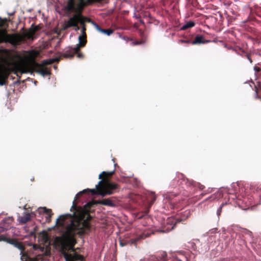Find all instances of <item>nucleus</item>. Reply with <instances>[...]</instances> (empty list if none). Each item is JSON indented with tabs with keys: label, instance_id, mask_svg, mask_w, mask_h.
I'll return each instance as SVG.
<instances>
[{
	"label": "nucleus",
	"instance_id": "obj_1",
	"mask_svg": "<svg viewBox=\"0 0 261 261\" xmlns=\"http://www.w3.org/2000/svg\"><path fill=\"white\" fill-rule=\"evenodd\" d=\"M100 204L104 205H114L110 199L96 201L93 200L88 202L84 209L77 207L74 201L71 208L72 214H66V219L71 218L70 224L66 225V261H83V256L75 251L74 246L76 243V234L83 236L88 234L91 230L89 221L92 217L89 214L90 209L94 205Z\"/></svg>",
	"mask_w": 261,
	"mask_h": 261
},
{
	"label": "nucleus",
	"instance_id": "obj_2",
	"mask_svg": "<svg viewBox=\"0 0 261 261\" xmlns=\"http://www.w3.org/2000/svg\"><path fill=\"white\" fill-rule=\"evenodd\" d=\"M15 51L6 48L0 49V57L7 65L12 66L11 70L18 76L17 72L21 74L35 72L45 76L50 74L48 66L51 65L54 61L51 59L44 60L41 64L33 61L30 65L20 57H15Z\"/></svg>",
	"mask_w": 261,
	"mask_h": 261
},
{
	"label": "nucleus",
	"instance_id": "obj_28",
	"mask_svg": "<svg viewBox=\"0 0 261 261\" xmlns=\"http://www.w3.org/2000/svg\"><path fill=\"white\" fill-rule=\"evenodd\" d=\"M223 205H224V204H222L221 205V206H220L219 207V208L218 209L217 213V215H218V216L220 215L221 213V212H222V207H223Z\"/></svg>",
	"mask_w": 261,
	"mask_h": 261
},
{
	"label": "nucleus",
	"instance_id": "obj_22",
	"mask_svg": "<svg viewBox=\"0 0 261 261\" xmlns=\"http://www.w3.org/2000/svg\"><path fill=\"white\" fill-rule=\"evenodd\" d=\"M241 56H243V57H246L249 60L251 64L252 63V60L251 58L250 53H245L244 51H242V54H241Z\"/></svg>",
	"mask_w": 261,
	"mask_h": 261
},
{
	"label": "nucleus",
	"instance_id": "obj_20",
	"mask_svg": "<svg viewBox=\"0 0 261 261\" xmlns=\"http://www.w3.org/2000/svg\"><path fill=\"white\" fill-rule=\"evenodd\" d=\"M177 195L174 194L173 193H169L166 195V198L168 199L170 202L173 204H174L176 201L173 200V198L176 197Z\"/></svg>",
	"mask_w": 261,
	"mask_h": 261
},
{
	"label": "nucleus",
	"instance_id": "obj_23",
	"mask_svg": "<svg viewBox=\"0 0 261 261\" xmlns=\"http://www.w3.org/2000/svg\"><path fill=\"white\" fill-rule=\"evenodd\" d=\"M95 29H96L97 31H98V32H100V33H102L103 34H105V31H106V29H103L102 28H101L100 27L99 25H98L96 23H95L94 24Z\"/></svg>",
	"mask_w": 261,
	"mask_h": 261
},
{
	"label": "nucleus",
	"instance_id": "obj_26",
	"mask_svg": "<svg viewBox=\"0 0 261 261\" xmlns=\"http://www.w3.org/2000/svg\"><path fill=\"white\" fill-rule=\"evenodd\" d=\"M149 210H147L143 213H141V214H138V218L140 219L143 218L144 216L147 215L148 213Z\"/></svg>",
	"mask_w": 261,
	"mask_h": 261
},
{
	"label": "nucleus",
	"instance_id": "obj_16",
	"mask_svg": "<svg viewBox=\"0 0 261 261\" xmlns=\"http://www.w3.org/2000/svg\"><path fill=\"white\" fill-rule=\"evenodd\" d=\"M31 215H34L33 213L31 214L29 213H24L22 216H19L18 220L20 224H25L31 220ZM35 216L36 215L34 214Z\"/></svg>",
	"mask_w": 261,
	"mask_h": 261
},
{
	"label": "nucleus",
	"instance_id": "obj_36",
	"mask_svg": "<svg viewBox=\"0 0 261 261\" xmlns=\"http://www.w3.org/2000/svg\"><path fill=\"white\" fill-rule=\"evenodd\" d=\"M259 98L261 99V96L258 97Z\"/></svg>",
	"mask_w": 261,
	"mask_h": 261
},
{
	"label": "nucleus",
	"instance_id": "obj_25",
	"mask_svg": "<svg viewBox=\"0 0 261 261\" xmlns=\"http://www.w3.org/2000/svg\"><path fill=\"white\" fill-rule=\"evenodd\" d=\"M218 194H219V195H220V194H218H218L215 193L214 194L211 195L209 198L206 199V200H208V199H210L211 200H213L216 199L218 197V196H217Z\"/></svg>",
	"mask_w": 261,
	"mask_h": 261
},
{
	"label": "nucleus",
	"instance_id": "obj_8",
	"mask_svg": "<svg viewBox=\"0 0 261 261\" xmlns=\"http://www.w3.org/2000/svg\"><path fill=\"white\" fill-rule=\"evenodd\" d=\"M174 182H179V184H182L184 182L185 183L188 187L192 186L193 187H196L200 190H203L205 188V186L200 182H197L193 180H189L187 178H185L184 174L181 173L178 174L177 177L174 179Z\"/></svg>",
	"mask_w": 261,
	"mask_h": 261
},
{
	"label": "nucleus",
	"instance_id": "obj_24",
	"mask_svg": "<svg viewBox=\"0 0 261 261\" xmlns=\"http://www.w3.org/2000/svg\"><path fill=\"white\" fill-rule=\"evenodd\" d=\"M65 30V21L64 22H63L62 23V24H61V29L59 33H58L57 32V33L58 34H61L62 33H63L64 31Z\"/></svg>",
	"mask_w": 261,
	"mask_h": 261
},
{
	"label": "nucleus",
	"instance_id": "obj_3",
	"mask_svg": "<svg viewBox=\"0 0 261 261\" xmlns=\"http://www.w3.org/2000/svg\"><path fill=\"white\" fill-rule=\"evenodd\" d=\"M102 0H68L66 4V15L70 13H74L67 21H66V29L70 27H74L75 30H80L78 23L82 25L81 30L82 35L80 36L86 37L85 21L89 20L88 18L82 15V11L85 6L91 5L94 3H100Z\"/></svg>",
	"mask_w": 261,
	"mask_h": 261
},
{
	"label": "nucleus",
	"instance_id": "obj_21",
	"mask_svg": "<svg viewBox=\"0 0 261 261\" xmlns=\"http://www.w3.org/2000/svg\"><path fill=\"white\" fill-rule=\"evenodd\" d=\"M195 25V23L193 21H189L185 25L182 26L181 30H186L189 28H191Z\"/></svg>",
	"mask_w": 261,
	"mask_h": 261
},
{
	"label": "nucleus",
	"instance_id": "obj_13",
	"mask_svg": "<svg viewBox=\"0 0 261 261\" xmlns=\"http://www.w3.org/2000/svg\"><path fill=\"white\" fill-rule=\"evenodd\" d=\"M10 68H5L0 70V86L6 84V81L10 74Z\"/></svg>",
	"mask_w": 261,
	"mask_h": 261
},
{
	"label": "nucleus",
	"instance_id": "obj_4",
	"mask_svg": "<svg viewBox=\"0 0 261 261\" xmlns=\"http://www.w3.org/2000/svg\"><path fill=\"white\" fill-rule=\"evenodd\" d=\"M53 229L56 233L53 246L65 259V214L61 215L57 219Z\"/></svg>",
	"mask_w": 261,
	"mask_h": 261
},
{
	"label": "nucleus",
	"instance_id": "obj_12",
	"mask_svg": "<svg viewBox=\"0 0 261 261\" xmlns=\"http://www.w3.org/2000/svg\"><path fill=\"white\" fill-rule=\"evenodd\" d=\"M37 212L39 215L45 217V222H50L51 217L53 215L51 209H47L45 207H39L38 208Z\"/></svg>",
	"mask_w": 261,
	"mask_h": 261
},
{
	"label": "nucleus",
	"instance_id": "obj_11",
	"mask_svg": "<svg viewBox=\"0 0 261 261\" xmlns=\"http://www.w3.org/2000/svg\"><path fill=\"white\" fill-rule=\"evenodd\" d=\"M152 233H153V232L150 231H144L139 236H137L135 238L132 239L127 242L125 241V242H123L122 241H120V245L121 246H124L127 244H129L130 245L134 244L136 245L137 242L139 240L149 237Z\"/></svg>",
	"mask_w": 261,
	"mask_h": 261
},
{
	"label": "nucleus",
	"instance_id": "obj_19",
	"mask_svg": "<svg viewBox=\"0 0 261 261\" xmlns=\"http://www.w3.org/2000/svg\"><path fill=\"white\" fill-rule=\"evenodd\" d=\"M38 30V28L37 27H36L35 28H34V29H31L29 33H26L25 34V36L29 39H33V36L35 35L36 32Z\"/></svg>",
	"mask_w": 261,
	"mask_h": 261
},
{
	"label": "nucleus",
	"instance_id": "obj_5",
	"mask_svg": "<svg viewBox=\"0 0 261 261\" xmlns=\"http://www.w3.org/2000/svg\"><path fill=\"white\" fill-rule=\"evenodd\" d=\"M119 186L117 184L110 182L106 180H100L96 186V189H87L84 190L76 194L75 198H79V196L87 192H90L92 195H99L104 197L106 195H110L114 194Z\"/></svg>",
	"mask_w": 261,
	"mask_h": 261
},
{
	"label": "nucleus",
	"instance_id": "obj_7",
	"mask_svg": "<svg viewBox=\"0 0 261 261\" xmlns=\"http://www.w3.org/2000/svg\"><path fill=\"white\" fill-rule=\"evenodd\" d=\"M87 37L79 36V43L76 44L73 48L66 50V58H72L75 55L80 59L84 58V54L81 51L80 48L84 47L87 43Z\"/></svg>",
	"mask_w": 261,
	"mask_h": 261
},
{
	"label": "nucleus",
	"instance_id": "obj_18",
	"mask_svg": "<svg viewBox=\"0 0 261 261\" xmlns=\"http://www.w3.org/2000/svg\"><path fill=\"white\" fill-rule=\"evenodd\" d=\"M115 173V170L112 171L107 172L103 171L99 175V179H102V178H107L112 176Z\"/></svg>",
	"mask_w": 261,
	"mask_h": 261
},
{
	"label": "nucleus",
	"instance_id": "obj_31",
	"mask_svg": "<svg viewBox=\"0 0 261 261\" xmlns=\"http://www.w3.org/2000/svg\"><path fill=\"white\" fill-rule=\"evenodd\" d=\"M155 196H154V197H153V198L152 199L151 201V203H152V204L154 202V201H155Z\"/></svg>",
	"mask_w": 261,
	"mask_h": 261
},
{
	"label": "nucleus",
	"instance_id": "obj_10",
	"mask_svg": "<svg viewBox=\"0 0 261 261\" xmlns=\"http://www.w3.org/2000/svg\"><path fill=\"white\" fill-rule=\"evenodd\" d=\"M2 241L6 242L7 243L11 244L19 249L21 251L20 254H22V255L24 254H26L25 253L23 252L24 250L25 247L22 243L19 242L16 239H11L8 236V235L2 234L0 235V242Z\"/></svg>",
	"mask_w": 261,
	"mask_h": 261
},
{
	"label": "nucleus",
	"instance_id": "obj_27",
	"mask_svg": "<svg viewBox=\"0 0 261 261\" xmlns=\"http://www.w3.org/2000/svg\"><path fill=\"white\" fill-rule=\"evenodd\" d=\"M113 33V31L111 29H107L105 31V34H107L108 36H110Z\"/></svg>",
	"mask_w": 261,
	"mask_h": 261
},
{
	"label": "nucleus",
	"instance_id": "obj_35",
	"mask_svg": "<svg viewBox=\"0 0 261 261\" xmlns=\"http://www.w3.org/2000/svg\"><path fill=\"white\" fill-rule=\"evenodd\" d=\"M256 94L257 96V90L256 91Z\"/></svg>",
	"mask_w": 261,
	"mask_h": 261
},
{
	"label": "nucleus",
	"instance_id": "obj_34",
	"mask_svg": "<svg viewBox=\"0 0 261 261\" xmlns=\"http://www.w3.org/2000/svg\"><path fill=\"white\" fill-rule=\"evenodd\" d=\"M62 10H65V6H63Z\"/></svg>",
	"mask_w": 261,
	"mask_h": 261
},
{
	"label": "nucleus",
	"instance_id": "obj_17",
	"mask_svg": "<svg viewBox=\"0 0 261 261\" xmlns=\"http://www.w3.org/2000/svg\"><path fill=\"white\" fill-rule=\"evenodd\" d=\"M210 40H205L204 38L201 35H197L194 40L192 41L191 44H204L205 43L209 42Z\"/></svg>",
	"mask_w": 261,
	"mask_h": 261
},
{
	"label": "nucleus",
	"instance_id": "obj_15",
	"mask_svg": "<svg viewBox=\"0 0 261 261\" xmlns=\"http://www.w3.org/2000/svg\"><path fill=\"white\" fill-rule=\"evenodd\" d=\"M21 259L22 261H41L42 257L40 255L31 256L28 254L21 255Z\"/></svg>",
	"mask_w": 261,
	"mask_h": 261
},
{
	"label": "nucleus",
	"instance_id": "obj_9",
	"mask_svg": "<svg viewBox=\"0 0 261 261\" xmlns=\"http://www.w3.org/2000/svg\"><path fill=\"white\" fill-rule=\"evenodd\" d=\"M2 241L6 242L7 243L11 244L19 249L21 251L20 254H22V255L24 254H26L25 253L23 252L24 250L25 247L22 243L19 242L16 239H11L8 236V235L2 234L0 235V242Z\"/></svg>",
	"mask_w": 261,
	"mask_h": 261
},
{
	"label": "nucleus",
	"instance_id": "obj_32",
	"mask_svg": "<svg viewBox=\"0 0 261 261\" xmlns=\"http://www.w3.org/2000/svg\"><path fill=\"white\" fill-rule=\"evenodd\" d=\"M44 236H45V239L46 240H47V239H48V238H47V234L46 233H45Z\"/></svg>",
	"mask_w": 261,
	"mask_h": 261
},
{
	"label": "nucleus",
	"instance_id": "obj_6",
	"mask_svg": "<svg viewBox=\"0 0 261 261\" xmlns=\"http://www.w3.org/2000/svg\"><path fill=\"white\" fill-rule=\"evenodd\" d=\"M7 22V18L0 17V44L9 43L16 46L24 40V37L18 33L8 34L6 30L8 27Z\"/></svg>",
	"mask_w": 261,
	"mask_h": 261
},
{
	"label": "nucleus",
	"instance_id": "obj_33",
	"mask_svg": "<svg viewBox=\"0 0 261 261\" xmlns=\"http://www.w3.org/2000/svg\"><path fill=\"white\" fill-rule=\"evenodd\" d=\"M140 43H141L140 42H136V43H135V45H138V44H140Z\"/></svg>",
	"mask_w": 261,
	"mask_h": 261
},
{
	"label": "nucleus",
	"instance_id": "obj_29",
	"mask_svg": "<svg viewBox=\"0 0 261 261\" xmlns=\"http://www.w3.org/2000/svg\"><path fill=\"white\" fill-rule=\"evenodd\" d=\"M180 42L181 43H191V41L190 40H180Z\"/></svg>",
	"mask_w": 261,
	"mask_h": 261
},
{
	"label": "nucleus",
	"instance_id": "obj_14",
	"mask_svg": "<svg viewBox=\"0 0 261 261\" xmlns=\"http://www.w3.org/2000/svg\"><path fill=\"white\" fill-rule=\"evenodd\" d=\"M13 220V219L11 217L6 218L3 220L2 226H0V235H2L3 232L8 229Z\"/></svg>",
	"mask_w": 261,
	"mask_h": 261
},
{
	"label": "nucleus",
	"instance_id": "obj_37",
	"mask_svg": "<svg viewBox=\"0 0 261 261\" xmlns=\"http://www.w3.org/2000/svg\"><path fill=\"white\" fill-rule=\"evenodd\" d=\"M260 204H261V197H260Z\"/></svg>",
	"mask_w": 261,
	"mask_h": 261
},
{
	"label": "nucleus",
	"instance_id": "obj_30",
	"mask_svg": "<svg viewBox=\"0 0 261 261\" xmlns=\"http://www.w3.org/2000/svg\"><path fill=\"white\" fill-rule=\"evenodd\" d=\"M206 192H207L206 193H201L200 195L202 197V196H204L206 193H211L212 192V190H210L208 189V190H207Z\"/></svg>",
	"mask_w": 261,
	"mask_h": 261
}]
</instances>
